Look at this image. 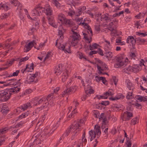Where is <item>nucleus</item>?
Segmentation results:
<instances>
[{"mask_svg":"<svg viewBox=\"0 0 147 147\" xmlns=\"http://www.w3.org/2000/svg\"><path fill=\"white\" fill-rule=\"evenodd\" d=\"M41 12H44L47 16H50L52 14V11L50 8V6L47 5L45 8L40 7L39 5L36 6L32 11V16H40Z\"/></svg>","mask_w":147,"mask_h":147,"instance_id":"f257e3e1","label":"nucleus"},{"mask_svg":"<svg viewBox=\"0 0 147 147\" xmlns=\"http://www.w3.org/2000/svg\"><path fill=\"white\" fill-rule=\"evenodd\" d=\"M20 88L17 86L10 88L8 92L6 90L0 91V98L3 102L7 101L10 98L12 93L16 94L20 91Z\"/></svg>","mask_w":147,"mask_h":147,"instance_id":"f03ea898","label":"nucleus"},{"mask_svg":"<svg viewBox=\"0 0 147 147\" xmlns=\"http://www.w3.org/2000/svg\"><path fill=\"white\" fill-rule=\"evenodd\" d=\"M125 57V53H123L121 54L120 56L118 57L115 56L114 57V59H113V62L116 61L117 63H115L114 65V67L116 68H119L121 67L125 63L122 60Z\"/></svg>","mask_w":147,"mask_h":147,"instance_id":"7ed1b4c3","label":"nucleus"},{"mask_svg":"<svg viewBox=\"0 0 147 147\" xmlns=\"http://www.w3.org/2000/svg\"><path fill=\"white\" fill-rule=\"evenodd\" d=\"M71 31L73 33V35H72L71 43L74 46H75L78 43V41L80 40V36L78 33L75 32L73 29H72Z\"/></svg>","mask_w":147,"mask_h":147,"instance_id":"20e7f679","label":"nucleus"},{"mask_svg":"<svg viewBox=\"0 0 147 147\" xmlns=\"http://www.w3.org/2000/svg\"><path fill=\"white\" fill-rule=\"evenodd\" d=\"M57 40L56 41V46L57 47L58 49L62 50L65 53H71L70 50V45H66L65 46L64 45L60 44V45H57Z\"/></svg>","mask_w":147,"mask_h":147,"instance_id":"39448f33","label":"nucleus"},{"mask_svg":"<svg viewBox=\"0 0 147 147\" xmlns=\"http://www.w3.org/2000/svg\"><path fill=\"white\" fill-rule=\"evenodd\" d=\"M38 39H35L34 40L29 42L28 44L25 45L24 48V52H27L29 51L32 48V47L36 45V41Z\"/></svg>","mask_w":147,"mask_h":147,"instance_id":"423d86ee","label":"nucleus"},{"mask_svg":"<svg viewBox=\"0 0 147 147\" xmlns=\"http://www.w3.org/2000/svg\"><path fill=\"white\" fill-rule=\"evenodd\" d=\"M12 127H10L9 128L5 127L2 129H0V146L3 144V143L5 141V138L4 137L1 136V134H3L6 133L7 131L9 130Z\"/></svg>","mask_w":147,"mask_h":147,"instance_id":"0eeeda50","label":"nucleus"},{"mask_svg":"<svg viewBox=\"0 0 147 147\" xmlns=\"http://www.w3.org/2000/svg\"><path fill=\"white\" fill-rule=\"evenodd\" d=\"M20 80V79L18 82H17L16 80L15 79H11V80H9L7 81L6 82H9L7 83V84H4V86H7L14 85L15 86H16L17 84H18V85H20V84L19 82V81Z\"/></svg>","mask_w":147,"mask_h":147,"instance_id":"6e6552de","label":"nucleus"},{"mask_svg":"<svg viewBox=\"0 0 147 147\" xmlns=\"http://www.w3.org/2000/svg\"><path fill=\"white\" fill-rule=\"evenodd\" d=\"M72 129V132H75L76 131H80L81 130V124L79 123H76L74 125H70Z\"/></svg>","mask_w":147,"mask_h":147,"instance_id":"1a4fd4ad","label":"nucleus"},{"mask_svg":"<svg viewBox=\"0 0 147 147\" xmlns=\"http://www.w3.org/2000/svg\"><path fill=\"white\" fill-rule=\"evenodd\" d=\"M133 117V114L132 113L128 111H126L123 113V118L124 119L125 121H128L130 119Z\"/></svg>","mask_w":147,"mask_h":147,"instance_id":"9d476101","label":"nucleus"},{"mask_svg":"<svg viewBox=\"0 0 147 147\" xmlns=\"http://www.w3.org/2000/svg\"><path fill=\"white\" fill-rule=\"evenodd\" d=\"M53 97V94H51L49 95L46 98L45 97H42L41 98H40V99H39L38 100V103H36L34 104V106H36L37 105H38L41 104L42 102L43 101H44L45 103L46 102V100L47 101H48V99L50 97Z\"/></svg>","mask_w":147,"mask_h":147,"instance_id":"9b49d317","label":"nucleus"},{"mask_svg":"<svg viewBox=\"0 0 147 147\" xmlns=\"http://www.w3.org/2000/svg\"><path fill=\"white\" fill-rule=\"evenodd\" d=\"M126 42L128 43L129 42L131 43L132 44V47L133 48L135 47L136 41L133 36H130L128 37L127 39Z\"/></svg>","mask_w":147,"mask_h":147,"instance_id":"f8f14e48","label":"nucleus"},{"mask_svg":"<svg viewBox=\"0 0 147 147\" xmlns=\"http://www.w3.org/2000/svg\"><path fill=\"white\" fill-rule=\"evenodd\" d=\"M10 2L11 3L13 4L15 6H17L18 7L17 8V9L19 10V12H21V9L22 7V5L20 4V3H18L17 0H10Z\"/></svg>","mask_w":147,"mask_h":147,"instance_id":"ddd939ff","label":"nucleus"},{"mask_svg":"<svg viewBox=\"0 0 147 147\" xmlns=\"http://www.w3.org/2000/svg\"><path fill=\"white\" fill-rule=\"evenodd\" d=\"M52 15V14L50 16L49 15L48 16H47L48 17L47 18L49 21V24L53 27H55V24L54 17L51 16Z\"/></svg>","mask_w":147,"mask_h":147,"instance_id":"4468645a","label":"nucleus"},{"mask_svg":"<svg viewBox=\"0 0 147 147\" xmlns=\"http://www.w3.org/2000/svg\"><path fill=\"white\" fill-rule=\"evenodd\" d=\"M31 104L30 102H28L21 105L19 108L21 110L24 111L29 108H31Z\"/></svg>","mask_w":147,"mask_h":147,"instance_id":"2eb2a0df","label":"nucleus"},{"mask_svg":"<svg viewBox=\"0 0 147 147\" xmlns=\"http://www.w3.org/2000/svg\"><path fill=\"white\" fill-rule=\"evenodd\" d=\"M129 54L130 57L131 58L135 59V58L136 56V51L135 47L131 48Z\"/></svg>","mask_w":147,"mask_h":147,"instance_id":"dca6fc26","label":"nucleus"},{"mask_svg":"<svg viewBox=\"0 0 147 147\" xmlns=\"http://www.w3.org/2000/svg\"><path fill=\"white\" fill-rule=\"evenodd\" d=\"M84 90L86 95L92 94L94 93V90L92 89L91 87L88 84L87 85V88H85Z\"/></svg>","mask_w":147,"mask_h":147,"instance_id":"f3484780","label":"nucleus"},{"mask_svg":"<svg viewBox=\"0 0 147 147\" xmlns=\"http://www.w3.org/2000/svg\"><path fill=\"white\" fill-rule=\"evenodd\" d=\"M69 71L65 69L62 76V81L63 82H65L68 77Z\"/></svg>","mask_w":147,"mask_h":147,"instance_id":"a211bd4d","label":"nucleus"},{"mask_svg":"<svg viewBox=\"0 0 147 147\" xmlns=\"http://www.w3.org/2000/svg\"><path fill=\"white\" fill-rule=\"evenodd\" d=\"M132 71L134 73L138 72L140 70V66L138 65H134L132 66Z\"/></svg>","mask_w":147,"mask_h":147,"instance_id":"6ab92c4d","label":"nucleus"},{"mask_svg":"<svg viewBox=\"0 0 147 147\" xmlns=\"http://www.w3.org/2000/svg\"><path fill=\"white\" fill-rule=\"evenodd\" d=\"M146 97H144V96H141V95H137L136 98L137 100L140 101V102L143 101L145 102L147 101V98H146V96H145Z\"/></svg>","mask_w":147,"mask_h":147,"instance_id":"aec40b11","label":"nucleus"},{"mask_svg":"<svg viewBox=\"0 0 147 147\" xmlns=\"http://www.w3.org/2000/svg\"><path fill=\"white\" fill-rule=\"evenodd\" d=\"M104 55L105 57L108 58L109 61L111 60L113 56L112 53L111 51L105 52Z\"/></svg>","mask_w":147,"mask_h":147,"instance_id":"412c9836","label":"nucleus"},{"mask_svg":"<svg viewBox=\"0 0 147 147\" xmlns=\"http://www.w3.org/2000/svg\"><path fill=\"white\" fill-rule=\"evenodd\" d=\"M64 14L62 13L59 14L58 15V19L61 22V24H63L66 18L64 17Z\"/></svg>","mask_w":147,"mask_h":147,"instance_id":"4be33fe9","label":"nucleus"},{"mask_svg":"<svg viewBox=\"0 0 147 147\" xmlns=\"http://www.w3.org/2000/svg\"><path fill=\"white\" fill-rule=\"evenodd\" d=\"M62 65L59 64L58 65V68L57 69L56 68V75H59L61 72V69H62Z\"/></svg>","mask_w":147,"mask_h":147,"instance_id":"5701e85b","label":"nucleus"},{"mask_svg":"<svg viewBox=\"0 0 147 147\" xmlns=\"http://www.w3.org/2000/svg\"><path fill=\"white\" fill-rule=\"evenodd\" d=\"M65 20L64 21L63 24H65L66 25H68L69 26H70L73 25V22L70 19H67L66 18H65Z\"/></svg>","mask_w":147,"mask_h":147,"instance_id":"b1692460","label":"nucleus"},{"mask_svg":"<svg viewBox=\"0 0 147 147\" xmlns=\"http://www.w3.org/2000/svg\"><path fill=\"white\" fill-rule=\"evenodd\" d=\"M28 114L29 113L28 112L23 113L19 116L18 119L20 120V119L26 118L28 116Z\"/></svg>","mask_w":147,"mask_h":147,"instance_id":"393cba45","label":"nucleus"},{"mask_svg":"<svg viewBox=\"0 0 147 147\" xmlns=\"http://www.w3.org/2000/svg\"><path fill=\"white\" fill-rule=\"evenodd\" d=\"M53 97H50L48 99V101H47L46 100V102H45V104L46 105V106H47L49 104H50V105H52L54 104V101H53L52 100L53 99V100H54V98L53 99Z\"/></svg>","mask_w":147,"mask_h":147,"instance_id":"a878e982","label":"nucleus"},{"mask_svg":"<svg viewBox=\"0 0 147 147\" xmlns=\"http://www.w3.org/2000/svg\"><path fill=\"white\" fill-rule=\"evenodd\" d=\"M94 129L95 130L93 131L94 133L97 134L98 133H101L100 127L99 126H98L97 125H95L94 127Z\"/></svg>","mask_w":147,"mask_h":147,"instance_id":"bb28decb","label":"nucleus"},{"mask_svg":"<svg viewBox=\"0 0 147 147\" xmlns=\"http://www.w3.org/2000/svg\"><path fill=\"white\" fill-rule=\"evenodd\" d=\"M72 131V129L69 126V127L67 128L65 132L64 133V135L65 136H67L69 135L70 133Z\"/></svg>","mask_w":147,"mask_h":147,"instance_id":"cd10ccee","label":"nucleus"},{"mask_svg":"<svg viewBox=\"0 0 147 147\" xmlns=\"http://www.w3.org/2000/svg\"><path fill=\"white\" fill-rule=\"evenodd\" d=\"M125 83L127 86V87L129 88V90H131V87L133 86L132 83L130 82L129 79H127L125 81Z\"/></svg>","mask_w":147,"mask_h":147,"instance_id":"c85d7f7f","label":"nucleus"},{"mask_svg":"<svg viewBox=\"0 0 147 147\" xmlns=\"http://www.w3.org/2000/svg\"><path fill=\"white\" fill-rule=\"evenodd\" d=\"M99 46V45L97 44L96 43H94L92 45H90L89 46L90 49V50H92L94 49H97V46Z\"/></svg>","mask_w":147,"mask_h":147,"instance_id":"c756f323","label":"nucleus"},{"mask_svg":"<svg viewBox=\"0 0 147 147\" xmlns=\"http://www.w3.org/2000/svg\"><path fill=\"white\" fill-rule=\"evenodd\" d=\"M40 111V108H37L33 113V115H35L36 117V118L38 117V113Z\"/></svg>","mask_w":147,"mask_h":147,"instance_id":"7c9ffc66","label":"nucleus"},{"mask_svg":"<svg viewBox=\"0 0 147 147\" xmlns=\"http://www.w3.org/2000/svg\"><path fill=\"white\" fill-rule=\"evenodd\" d=\"M78 55L79 56V58L80 59H85L86 61L88 60V59H87V58L85 57V56L84 55V54L80 52H78Z\"/></svg>","mask_w":147,"mask_h":147,"instance_id":"2f4dec72","label":"nucleus"},{"mask_svg":"<svg viewBox=\"0 0 147 147\" xmlns=\"http://www.w3.org/2000/svg\"><path fill=\"white\" fill-rule=\"evenodd\" d=\"M121 105H117L115 104L112 107V108L116 111H119V109L121 107Z\"/></svg>","mask_w":147,"mask_h":147,"instance_id":"473e14b6","label":"nucleus"},{"mask_svg":"<svg viewBox=\"0 0 147 147\" xmlns=\"http://www.w3.org/2000/svg\"><path fill=\"white\" fill-rule=\"evenodd\" d=\"M53 54L51 52H49L47 53L46 57L44 58V61H45L46 60L52 57Z\"/></svg>","mask_w":147,"mask_h":147,"instance_id":"72a5a7b5","label":"nucleus"},{"mask_svg":"<svg viewBox=\"0 0 147 147\" xmlns=\"http://www.w3.org/2000/svg\"><path fill=\"white\" fill-rule=\"evenodd\" d=\"M98 98L99 100L100 99H107L108 97L107 96H104V95H100L97 94L96 95L95 97L94 98Z\"/></svg>","mask_w":147,"mask_h":147,"instance_id":"f704fd0d","label":"nucleus"},{"mask_svg":"<svg viewBox=\"0 0 147 147\" xmlns=\"http://www.w3.org/2000/svg\"><path fill=\"white\" fill-rule=\"evenodd\" d=\"M15 61V59H12L9 61H7L5 65H9V66L11 65Z\"/></svg>","mask_w":147,"mask_h":147,"instance_id":"c9c22d12","label":"nucleus"},{"mask_svg":"<svg viewBox=\"0 0 147 147\" xmlns=\"http://www.w3.org/2000/svg\"><path fill=\"white\" fill-rule=\"evenodd\" d=\"M39 99H40V98L36 97L32 100L31 102L33 104V105L34 106L35 104L38 103V100H39Z\"/></svg>","mask_w":147,"mask_h":147,"instance_id":"e433bc0d","label":"nucleus"},{"mask_svg":"<svg viewBox=\"0 0 147 147\" xmlns=\"http://www.w3.org/2000/svg\"><path fill=\"white\" fill-rule=\"evenodd\" d=\"M132 66L129 65L127 68L123 69V71L127 73V71H132Z\"/></svg>","mask_w":147,"mask_h":147,"instance_id":"4c0bfd02","label":"nucleus"},{"mask_svg":"<svg viewBox=\"0 0 147 147\" xmlns=\"http://www.w3.org/2000/svg\"><path fill=\"white\" fill-rule=\"evenodd\" d=\"M100 20L102 21H107V19L108 18V16H106L105 14L102 15L100 17Z\"/></svg>","mask_w":147,"mask_h":147,"instance_id":"58836bf2","label":"nucleus"},{"mask_svg":"<svg viewBox=\"0 0 147 147\" xmlns=\"http://www.w3.org/2000/svg\"><path fill=\"white\" fill-rule=\"evenodd\" d=\"M20 70H16V72H14L12 74L11 76H5V78H7V77H10L11 76H17L19 73V72Z\"/></svg>","mask_w":147,"mask_h":147,"instance_id":"ea45409f","label":"nucleus"},{"mask_svg":"<svg viewBox=\"0 0 147 147\" xmlns=\"http://www.w3.org/2000/svg\"><path fill=\"white\" fill-rule=\"evenodd\" d=\"M100 104L102 105L107 106L109 105L110 102L109 101H102Z\"/></svg>","mask_w":147,"mask_h":147,"instance_id":"a19ab883","label":"nucleus"},{"mask_svg":"<svg viewBox=\"0 0 147 147\" xmlns=\"http://www.w3.org/2000/svg\"><path fill=\"white\" fill-rule=\"evenodd\" d=\"M29 76V78L28 80H27V82L29 83H31L32 82H33L34 81V77L30 75L28 76Z\"/></svg>","mask_w":147,"mask_h":147,"instance_id":"79ce46f5","label":"nucleus"},{"mask_svg":"<svg viewBox=\"0 0 147 147\" xmlns=\"http://www.w3.org/2000/svg\"><path fill=\"white\" fill-rule=\"evenodd\" d=\"M34 64L33 63H32L31 64V65L30 66V67H29V66H28V68L27 69V72H28L29 71H32V70H33L34 69V67H33Z\"/></svg>","mask_w":147,"mask_h":147,"instance_id":"37998d69","label":"nucleus"},{"mask_svg":"<svg viewBox=\"0 0 147 147\" xmlns=\"http://www.w3.org/2000/svg\"><path fill=\"white\" fill-rule=\"evenodd\" d=\"M93 113L94 115L96 118H98L99 116L100 113L99 111L97 110H94L93 111Z\"/></svg>","mask_w":147,"mask_h":147,"instance_id":"c03bdc74","label":"nucleus"},{"mask_svg":"<svg viewBox=\"0 0 147 147\" xmlns=\"http://www.w3.org/2000/svg\"><path fill=\"white\" fill-rule=\"evenodd\" d=\"M136 34L138 36H142L144 37L147 35V34H146V33H141L139 32H136Z\"/></svg>","mask_w":147,"mask_h":147,"instance_id":"a18cd8bd","label":"nucleus"},{"mask_svg":"<svg viewBox=\"0 0 147 147\" xmlns=\"http://www.w3.org/2000/svg\"><path fill=\"white\" fill-rule=\"evenodd\" d=\"M36 20H34V22L35 24V27L37 28V29L39 27V24L40 22L39 20L37 18H35Z\"/></svg>","mask_w":147,"mask_h":147,"instance_id":"49530a36","label":"nucleus"},{"mask_svg":"<svg viewBox=\"0 0 147 147\" xmlns=\"http://www.w3.org/2000/svg\"><path fill=\"white\" fill-rule=\"evenodd\" d=\"M74 132V133L72 134L71 137V140H73L75 139L76 138L78 135V134H77L78 132L77 131H76Z\"/></svg>","mask_w":147,"mask_h":147,"instance_id":"de8ad7c7","label":"nucleus"},{"mask_svg":"<svg viewBox=\"0 0 147 147\" xmlns=\"http://www.w3.org/2000/svg\"><path fill=\"white\" fill-rule=\"evenodd\" d=\"M76 109H74L72 111L71 114L69 115L68 117L69 118L74 117V115L76 113Z\"/></svg>","mask_w":147,"mask_h":147,"instance_id":"09e8293b","label":"nucleus"},{"mask_svg":"<svg viewBox=\"0 0 147 147\" xmlns=\"http://www.w3.org/2000/svg\"><path fill=\"white\" fill-rule=\"evenodd\" d=\"M104 49L105 51V52H107L110 51L111 50V48L107 45L105 46L104 48Z\"/></svg>","mask_w":147,"mask_h":147,"instance_id":"8fccbe9b","label":"nucleus"},{"mask_svg":"<svg viewBox=\"0 0 147 147\" xmlns=\"http://www.w3.org/2000/svg\"><path fill=\"white\" fill-rule=\"evenodd\" d=\"M132 92H129L127 93V95L126 96V98L128 99L132 98Z\"/></svg>","mask_w":147,"mask_h":147,"instance_id":"3c124183","label":"nucleus"},{"mask_svg":"<svg viewBox=\"0 0 147 147\" xmlns=\"http://www.w3.org/2000/svg\"><path fill=\"white\" fill-rule=\"evenodd\" d=\"M97 51H98L97 53L99 54L101 56H102L104 55V54L103 53V51L100 48H98Z\"/></svg>","mask_w":147,"mask_h":147,"instance_id":"603ef678","label":"nucleus"},{"mask_svg":"<svg viewBox=\"0 0 147 147\" xmlns=\"http://www.w3.org/2000/svg\"><path fill=\"white\" fill-rule=\"evenodd\" d=\"M100 78L101 79H100V80H101L103 83L105 85H107V84H106V83L107 82V81L106 80L105 78L101 76Z\"/></svg>","mask_w":147,"mask_h":147,"instance_id":"864d4df0","label":"nucleus"},{"mask_svg":"<svg viewBox=\"0 0 147 147\" xmlns=\"http://www.w3.org/2000/svg\"><path fill=\"white\" fill-rule=\"evenodd\" d=\"M103 121L102 123V125L105 126L107 125L108 122L107 121V119L106 117H105L104 118L102 119Z\"/></svg>","mask_w":147,"mask_h":147,"instance_id":"5fc2aeb1","label":"nucleus"},{"mask_svg":"<svg viewBox=\"0 0 147 147\" xmlns=\"http://www.w3.org/2000/svg\"><path fill=\"white\" fill-rule=\"evenodd\" d=\"M94 59L96 62L100 63L101 64V66H103V64H104V62H103L102 61L100 60L99 59L97 58H95Z\"/></svg>","mask_w":147,"mask_h":147,"instance_id":"6e6d98bb","label":"nucleus"},{"mask_svg":"<svg viewBox=\"0 0 147 147\" xmlns=\"http://www.w3.org/2000/svg\"><path fill=\"white\" fill-rule=\"evenodd\" d=\"M29 59V57L28 56H26L25 57L23 58L20 59V60L19 63H20L21 62H24L26 60H28Z\"/></svg>","mask_w":147,"mask_h":147,"instance_id":"4d7b16f0","label":"nucleus"},{"mask_svg":"<svg viewBox=\"0 0 147 147\" xmlns=\"http://www.w3.org/2000/svg\"><path fill=\"white\" fill-rule=\"evenodd\" d=\"M0 7L1 8H3V9H4L5 10H7L8 9V7L6 6L5 4H3L2 5L1 4Z\"/></svg>","mask_w":147,"mask_h":147,"instance_id":"13d9d810","label":"nucleus"},{"mask_svg":"<svg viewBox=\"0 0 147 147\" xmlns=\"http://www.w3.org/2000/svg\"><path fill=\"white\" fill-rule=\"evenodd\" d=\"M95 106L96 108L100 110H101L102 108V106L100 104V103H99L98 104H96Z\"/></svg>","mask_w":147,"mask_h":147,"instance_id":"bf43d9fd","label":"nucleus"},{"mask_svg":"<svg viewBox=\"0 0 147 147\" xmlns=\"http://www.w3.org/2000/svg\"><path fill=\"white\" fill-rule=\"evenodd\" d=\"M58 35L60 37L63 36V33L61 30H58Z\"/></svg>","mask_w":147,"mask_h":147,"instance_id":"052dcab7","label":"nucleus"},{"mask_svg":"<svg viewBox=\"0 0 147 147\" xmlns=\"http://www.w3.org/2000/svg\"><path fill=\"white\" fill-rule=\"evenodd\" d=\"M63 5L60 4L56 0V7L58 8H60V7H62Z\"/></svg>","mask_w":147,"mask_h":147,"instance_id":"680f3d73","label":"nucleus"},{"mask_svg":"<svg viewBox=\"0 0 147 147\" xmlns=\"http://www.w3.org/2000/svg\"><path fill=\"white\" fill-rule=\"evenodd\" d=\"M95 29L96 31L98 32H99L100 30V25H95Z\"/></svg>","mask_w":147,"mask_h":147,"instance_id":"e2e57ef3","label":"nucleus"},{"mask_svg":"<svg viewBox=\"0 0 147 147\" xmlns=\"http://www.w3.org/2000/svg\"><path fill=\"white\" fill-rule=\"evenodd\" d=\"M112 79L114 82V84L116 85L118 81V79H117L115 76H113L112 77Z\"/></svg>","mask_w":147,"mask_h":147,"instance_id":"0e129e2a","label":"nucleus"},{"mask_svg":"<svg viewBox=\"0 0 147 147\" xmlns=\"http://www.w3.org/2000/svg\"><path fill=\"white\" fill-rule=\"evenodd\" d=\"M127 109L128 111H132L133 110V108L132 107L131 105H129L127 107Z\"/></svg>","mask_w":147,"mask_h":147,"instance_id":"69168bd1","label":"nucleus"},{"mask_svg":"<svg viewBox=\"0 0 147 147\" xmlns=\"http://www.w3.org/2000/svg\"><path fill=\"white\" fill-rule=\"evenodd\" d=\"M64 92H65L66 93L69 94L70 92H72L71 88L70 87L69 88L67 89L66 90L64 91Z\"/></svg>","mask_w":147,"mask_h":147,"instance_id":"338daca9","label":"nucleus"},{"mask_svg":"<svg viewBox=\"0 0 147 147\" xmlns=\"http://www.w3.org/2000/svg\"><path fill=\"white\" fill-rule=\"evenodd\" d=\"M98 51H92L91 50L89 53V55L90 56L92 55L93 54H96Z\"/></svg>","mask_w":147,"mask_h":147,"instance_id":"774afa93","label":"nucleus"}]
</instances>
